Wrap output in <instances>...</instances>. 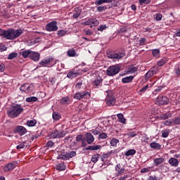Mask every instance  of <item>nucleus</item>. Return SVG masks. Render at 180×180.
Here are the masks:
<instances>
[{"label":"nucleus","instance_id":"49530a36","mask_svg":"<svg viewBox=\"0 0 180 180\" xmlns=\"http://www.w3.org/2000/svg\"><path fill=\"white\" fill-rule=\"evenodd\" d=\"M108 9V6H99L97 7V12H103Z\"/></svg>","mask_w":180,"mask_h":180},{"label":"nucleus","instance_id":"a878e982","mask_svg":"<svg viewBox=\"0 0 180 180\" xmlns=\"http://www.w3.org/2000/svg\"><path fill=\"white\" fill-rule=\"evenodd\" d=\"M171 117H172V114H171V112L163 113L160 116V119H161V120H167V119H169Z\"/></svg>","mask_w":180,"mask_h":180},{"label":"nucleus","instance_id":"39448f33","mask_svg":"<svg viewBox=\"0 0 180 180\" xmlns=\"http://www.w3.org/2000/svg\"><path fill=\"white\" fill-rule=\"evenodd\" d=\"M73 98L77 101H82V99H89L91 98V93L86 91L78 92L73 96Z\"/></svg>","mask_w":180,"mask_h":180},{"label":"nucleus","instance_id":"09e8293b","mask_svg":"<svg viewBox=\"0 0 180 180\" xmlns=\"http://www.w3.org/2000/svg\"><path fill=\"white\" fill-rule=\"evenodd\" d=\"M153 57H159L160 56V49H153L152 51Z\"/></svg>","mask_w":180,"mask_h":180},{"label":"nucleus","instance_id":"8fccbe9b","mask_svg":"<svg viewBox=\"0 0 180 180\" xmlns=\"http://www.w3.org/2000/svg\"><path fill=\"white\" fill-rule=\"evenodd\" d=\"M112 154H115V150H110V151L108 152L107 153H104L103 158H108V157H110V155H112Z\"/></svg>","mask_w":180,"mask_h":180},{"label":"nucleus","instance_id":"e2e57ef3","mask_svg":"<svg viewBox=\"0 0 180 180\" xmlns=\"http://www.w3.org/2000/svg\"><path fill=\"white\" fill-rule=\"evenodd\" d=\"M147 89H148V84L143 86L141 89H140V92H146V91H147Z\"/></svg>","mask_w":180,"mask_h":180},{"label":"nucleus","instance_id":"f8f14e48","mask_svg":"<svg viewBox=\"0 0 180 180\" xmlns=\"http://www.w3.org/2000/svg\"><path fill=\"white\" fill-rule=\"evenodd\" d=\"M77 155V152L75 151H71L69 153H66L64 155H60V159L63 160V161H67L73 157H75Z\"/></svg>","mask_w":180,"mask_h":180},{"label":"nucleus","instance_id":"c85d7f7f","mask_svg":"<svg viewBox=\"0 0 180 180\" xmlns=\"http://www.w3.org/2000/svg\"><path fill=\"white\" fill-rule=\"evenodd\" d=\"M153 161H154L155 166L158 167V165H161V164H162L165 161V159H164L162 158H159L154 159Z\"/></svg>","mask_w":180,"mask_h":180},{"label":"nucleus","instance_id":"79ce46f5","mask_svg":"<svg viewBox=\"0 0 180 180\" xmlns=\"http://www.w3.org/2000/svg\"><path fill=\"white\" fill-rule=\"evenodd\" d=\"M108 139V134L105 132H102L98 135V140H106Z\"/></svg>","mask_w":180,"mask_h":180},{"label":"nucleus","instance_id":"ea45409f","mask_svg":"<svg viewBox=\"0 0 180 180\" xmlns=\"http://www.w3.org/2000/svg\"><path fill=\"white\" fill-rule=\"evenodd\" d=\"M68 57H75V50L74 49H70L67 51Z\"/></svg>","mask_w":180,"mask_h":180},{"label":"nucleus","instance_id":"c9c22d12","mask_svg":"<svg viewBox=\"0 0 180 180\" xmlns=\"http://www.w3.org/2000/svg\"><path fill=\"white\" fill-rule=\"evenodd\" d=\"M37 97L36 96H30L26 98V102L28 103H34V102H37Z\"/></svg>","mask_w":180,"mask_h":180},{"label":"nucleus","instance_id":"cd10ccee","mask_svg":"<svg viewBox=\"0 0 180 180\" xmlns=\"http://www.w3.org/2000/svg\"><path fill=\"white\" fill-rule=\"evenodd\" d=\"M150 147L153 150H161V145L158 143L152 142L150 144Z\"/></svg>","mask_w":180,"mask_h":180},{"label":"nucleus","instance_id":"20e7f679","mask_svg":"<svg viewBox=\"0 0 180 180\" xmlns=\"http://www.w3.org/2000/svg\"><path fill=\"white\" fill-rule=\"evenodd\" d=\"M103 84V79L102 77L97 75L91 80V85L94 89H99L102 88V85Z\"/></svg>","mask_w":180,"mask_h":180},{"label":"nucleus","instance_id":"864d4df0","mask_svg":"<svg viewBox=\"0 0 180 180\" xmlns=\"http://www.w3.org/2000/svg\"><path fill=\"white\" fill-rule=\"evenodd\" d=\"M25 144H26L25 142H21L16 146L17 150H20L22 148H25Z\"/></svg>","mask_w":180,"mask_h":180},{"label":"nucleus","instance_id":"f257e3e1","mask_svg":"<svg viewBox=\"0 0 180 180\" xmlns=\"http://www.w3.org/2000/svg\"><path fill=\"white\" fill-rule=\"evenodd\" d=\"M21 34H23V30L22 29L15 30L13 28H9L8 30H4L0 28V36L6 39V40H15Z\"/></svg>","mask_w":180,"mask_h":180},{"label":"nucleus","instance_id":"2eb2a0df","mask_svg":"<svg viewBox=\"0 0 180 180\" xmlns=\"http://www.w3.org/2000/svg\"><path fill=\"white\" fill-rule=\"evenodd\" d=\"M84 137L86 139V141L87 144H92L95 141V138L92 134L87 132L85 134Z\"/></svg>","mask_w":180,"mask_h":180},{"label":"nucleus","instance_id":"a211bd4d","mask_svg":"<svg viewBox=\"0 0 180 180\" xmlns=\"http://www.w3.org/2000/svg\"><path fill=\"white\" fill-rule=\"evenodd\" d=\"M115 171L117 172L116 175L117 176H119V175H122V174H124V168H122V165L120 163L117 164L115 167Z\"/></svg>","mask_w":180,"mask_h":180},{"label":"nucleus","instance_id":"7c9ffc66","mask_svg":"<svg viewBox=\"0 0 180 180\" xmlns=\"http://www.w3.org/2000/svg\"><path fill=\"white\" fill-rule=\"evenodd\" d=\"M36 124H37V121L36 120H31L27 122V126H28V127H33L36 126Z\"/></svg>","mask_w":180,"mask_h":180},{"label":"nucleus","instance_id":"774afa93","mask_svg":"<svg viewBox=\"0 0 180 180\" xmlns=\"http://www.w3.org/2000/svg\"><path fill=\"white\" fill-rule=\"evenodd\" d=\"M147 180H158V177L155 176V175L150 176Z\"/></svg>","mask_w":180,"mask_h":180},{"label":"nucleus","instance_id":"6e6552de","mask_svg":"<svg viewBox=\"0 0 180 180\" xmlns=\"http://www.w3.org/2000/svg\"><path fill=\"white\" fill-rule=\"evenodd\" d=\"M65 131H61V130H58L55 129L52 131L51 133V139H62L65 136Z\"/></svg>","mask_w":180,"mask_h":180},{"label":"nucleus","instance_id":"58836bf2","mask_svg":"<svg viewBox=\"0 0 180 180\" xmlns=\"http://www.w3.org/2000/svg\"><path fill=\"white\" fill-rule=\"evenodd\" d=\"M68 31H65L64 30H60L57 32V34L58 37H64L65 34H67Z\"/></svg>","mask_w":180,"mask_h":180},{"label":"nucleus","instance_id":"13d9d810","mask_svg":"<svg viewBox=\"0 0 180 180\" xmlns=\"http://www.w3.org/2000/svg\"><path fill=\"white\" fill-rule=\"evenodd\" d=\"M164 124L165 126H171L172 124H174L173 120H169L165 121Z\"/></svg>","mask_w":180,"mask_h":180},{"label":"nucleus","instance_id":"9b49d317","mask_svg":"<svg viewBox=\"0 0 180 180\" xmlns=\"http://www.w3.org/2000/svg\"><path fill=\"white\" fill-rule=\"evenodd\" d=\"M156 102L159 106L162 105H168V103H169V99L165 96H159L156 98Z\"/></svg>","mask_w":180,"mask_h":180},{"label":"nucleus","instance_id":"69168bd1","mask_svg":"<svg viewBox=\"0 0 180 180\" xmlns=\"http://www.w3.org/2000/svg\"><path fill=\"white\" fill-rule=\"evenodd\" d=\"M5 71V65L4 63H0V72H4Z\"/></svg>","mask_w":180,"mask_h":180},{"label":"nucleus","instance_id":"2f4dec72","mask_svg":"<svg viewBox=\"0 0 180 180\" xmlns=\"http://www.w3.org/2000/svg\"><path fill=\"white\" fill-rule=\"evenodd\" d=\"M168 62V58H163L160 60V61L158 62V67H162L165 64H167Z\"/></svg>","mask_w":180,"mask_h":180},{"label":"nucleus","instance_id":"3c124183","mask_svg":"<svg viewBox=\"0 0 180 180\" xmlns=\"http://www.w3.org/2000/svg\"><path fill=\"white\" fill-rule=\"evenodd\" d=\"M84 141V135L82 134H79L76 136V141L79 143L80 141Z\"/></svg>","mask_w":180,"mask_h":180},{"label":"nucleus","instance_id":"e433bc0d","mask_svg":"<svg viewBox=\"0 0 180 180\" xmlns=\"http://www.w3.org/2000/svg\"><path fill=\"white\" fill-rule=\"evenodd\" d=\"M117 117L119 119V122H120V123H126V119L124 118V116L123 115V114L122 113L117 114Z\"/></svg>","mask_w":180,"mask_h":180},{"label":"nucleus","instance_id":"f03ea898","mask_svg":"<svg viewBox=\"0 0 180 180\" xmlns=\"http://www.w3.org/2000/svg\"><path fill=\"white\" fill-rule=\"evenodd\" d=\"M24 109L22 108L21 105L14 104L13 106L11 107L10 110L7 111V115L11 119L15 117H18L22 112H23Z\"/></svg>","mask_w":180,"mask_h":180},{"label":"nucleus","instance_id":"ddd939ff","mask_svg":"<svg viewBox=\"0 0 180 180\" xmlns=\"http://www.w3.org/2000/svg\"><path fill=\"white\" fill-rule=\"evenodd\" d=\"M14 133H18L19 136H25L27 133V129L23 126L18 125L13 129Z\"/></svg>","mask_w":180,"mask_h":180},{"label":"nucleus","instance_id":"412c9836","mask_svg":"<svg viewBox=\"0 0 180 180\" xmlns=\"http://www.w3.org/2000/svg\"><path fill=\"white\" fill-rule=\"evenodd\" d=\"M32 53V51L30 49L29 50H25L21 52H20V56H22L23 58H30V54Z\"/></svg>","mask_w":180,"mask_h":180},{"label":"nucleus","instance_id":"f3484780","mask_svg":"<svg viewBox=\"0 0 180 180\" xmlns=\"http://www.w3.org/2000/svg\"><path fill=\"white\" fill-rule=\"evenodd\" d=\"M30 58L32 60V61H39L40 60V53L31 51Z\"/></svg>","mask_w":180,"mask_h":180},{"label":"nucleus","instance_id":"0eeeda50","mask_svg":"<svg viewBox=\"0 0 180 180\" xmlns=\"http://www.w3.org/2000/svg\"><path fill=\"white\" fill-rule=\"evenodd\" d=\"M46 32H57L58 27L57 26V21L53 20L46 24L45 27Z\"/></svg>","mask_w":180,"mask_h":180},{"label":"nucleus","instance_id":"7ed1b4c3","mask_svg":"<svg viewBox=\"0 0 180 180\" xmlns=\"http://www.w3.org/2000/svg\"><path fill=\"white\" fill-rule=\"evenodd\" d=\"M121 68H122L119 65L110 66L106 70V74L108 77H113L114 75H116V74L120 72Z\"/></svg>","mask_w":180,"mask_h":180},{"label":"nucleus","instance_id":"9d476101","mask_svg":"<svg viewBox=\"0 0 180 180\" xmlns=\"http://www.w3.org/2000/svg\"><path fill=\"white\" fill-rule=\"evenodd\" d=\"M106 93L108 94V95L105 98V102L108 106H112L115 105V101H116V98H115V96H113L112 93H109V91H107Z\"/></svg>","mask_w":180,"mask_h":180},{"label":"nucleus","instance_id":"052dcab7","mask_svg":"<svg viewBox=\"0 0 180 180\" xmlns=\"http://www.w3.org/2000/svg\"><path fill=\"white\" fill-rule=\"evenodd\" d=\"M53 146L54 142H53V141H49L46 144V147H49V148H51V147H53Z\"/></svg>","mask_w":180,"mask_h":180},{"label":"nucleus","instance_id":"c756f323","mask_svg":"<svg viewBox=\"0 0 180 180\" xmlns=\"http://www.w3.org/2000/svg\"><path fill=\"white\" fill-rule=\"evenodd\" d=\"M78 72L70 71L68 73L67 77L72 79V78H77V77H78Z\"/></svg>","mask_w":180,"mask_h":180},{"label":"nucleus","instance_id":"c03bdc74","mask_svg":"<svg viewBox=\"0 0 180 180\" xmlns=\"http://www.w3.org/2000/svg\"><path fill=\"white\" fill-rule=\"evenodd\" d=\"M169 136V129H165L162 131V137L167 139Z\"/></svg>","mask_w":180,"mask_h":180},{"label":"nucleus","instance_id":"b1692460","mask_svg":"<svg viewBox=\"0 0 180 180\" xmlns=\"http://www.w3.org/2000/svg\"><path fill=\"white\" fill-rule=\"evenodd\" d=\"M113 0H96L95 1V5L96 6H100V5H103V4H110Z\"/></svg>","mask_w":180,"mask_h":180},{"label":"nucleus","instance_id":"a18cd8bd","mask_svg":"<svg viewBox=\"0 0 180 180\" xmlns=\"http://www.w3.org/2000/svg\"><path fill=\"white\" fill-rule=\"evenodd\" d=\"M90 22L93 26H98L99 25V20H96V18H90Z\"/></svg>","mask_w":180,"mask_h":180},{"label":"nucleus","instance_id":"dca6fc26","mask_svg":"<svg viewBox=\"0 0 180 180\" xmlns=\"http://www.w3.org/2000/svg\"><path fill=\"white\" fill-rule=\"evenodd\" d=\"M15 168H16V165L13 162H11L4 166V172H9L15 169Z\"/></svg>","mask_w":180,"mask_h":180},{"label":"nucleus","instance_id":"6e6d98bb","mask_svg":"<svg viewBox=\"0 0 180 180\" xmlns=\"http://www.w3.org/2000/svg\"><path fill=\"white\" fill-rule=\"evenodd\" d=\"M146 41H147V39L141 38L139 40V46H146Z\"/></svg>","mask_w":180,"mask_h":180},{"label":"nucleus","instance_id":"5701e85b","mask_svg":"<svg viewBox=\"0 0 180 180\" xmlns=\"http://www.w3.org/2000/svg\"><path fill=\"white\" fill-rule=\"evenodd\" d=\"M71 100L69 96H65L60 99V103L62 105H70Z\"/></svg>","mask_w":180,"mask_h":180},{"label":"nucleus","instance_id":"a19ab883","mask_svg":"<svg viewBox=\"0 0 180 180\" xmlns=\"http://www.w3.org/2000/svg\"><path fill=\"white\" fill-rule=\"evenodd\" d=\"M136 154V150L130 149L125 153L126 157H130V155H134Z\"/></svg>","mask_w":180,"mask_h":180},{"label":"nucleus","instance_id":"1a4fd4ad","mask_svg":"<svg viewBox=\"0 0 180 180\" xmlns=\"http://www.w3.org/2000/svg\"><path fill=\"white\" fill-rule=\"evenodd\" d=\"M108 58H114L115 60H120L124 57V53L123 52H109L107 53Z\"/></svg>","mask_w":180,"mask_h":180},{"label":"nucleus","instance_id":"37998d69","mask_svg":"<svg viewBox=\"0 0 180 180\" xmlns=\"http://www.w3.org/2000/svg\"><path fill=\"white\" fill-rule=\"evenodd\" d=\"M16 57H18V53L16 52L11 53L8 56V60H13V58H16Z\"/></svg>","mask_w":180,"mask_h":180},{"label":"nucleus","instance_id":"338daca9","mask_svg":"<svg viewBox=\"0 0 180 180\" xmlns=\"http://www.w3.org/2000/svg\"><path fill=\"white\" fill-rule=\"evenodd\" d=\"M156 20L160 21L161 20V19H162V15L158 13L156 14V17H155Z\"/></svg>","mask_w":180,"mask_h":180},{"label":"nucleus","instance_id":"f704fd0d","mask_svg":"<svg viewBox=\"0 0 180 180\" xmlns=\"http://www.w3.org/2000/svg\"><path fill=\"white\" fill-rule=\"evenodd\" d=\"M34 90V86H33V84H29L28 86H27V90L25 91L26 94H32V92H33V91Z\"/></svg>","mask_w":180,"mask_h":180},{"label":"nucleus","instance_id":"6ab92c4d","mask_svg":"<svg viewBox=\"0 0 180 180\" xmlns=\"http://www.w3.org/2000/svg\"><path fill=\"white\" fill-rule=\"evenodd\" d=\"M101 145H93L87 146L86 148H85L84 150H86V151H97V150H101Z\"/></svg>","mask_w":180,"mask_h":180},{"label":"nucleus","instance_id":"393cba45","mask_svg":"<svg viewBox=\"0 0 180 180\" xmlns=\"http://www.w3.org/2000/svg\"><path fill=\"white\" fill-rule=\"evenodd\" d=\"M81 12H82V10H81V8L76 7L75 8V11L73 13V18L74 19H77V18H79L80 15H81Z\"/></svg>","mask_w":180,"mask_h":180},{"label":"nucleus","instance_id":"4c0bfd02","mask_svg":"<svg viewBox=\"0 0 180 180\" xmlns=\"http://www.w3.org/2000/svg\"><path fill=\"white\" fill-rule=\"evenodd\" d=\"M119 143V139L116 138H113L110 141V144L112 146V147H116Z\"/></svg>","mask_w":180,"mask_h":180},{"label":"nucleus","instance_id":"0e129e2a","mask_svg":"<svg viewBox=\"0 0 180 180\" xmlns=\"http://www.w3.org/2000/svg\"><path fill=\"white\" fill-rule=\"evenodd\" d=\"M6 50H8V47H6V46L5 45H1L0 46V51H6Z\"/></svg>","mask_w":180,"mask_h":180},{"label":"nucleus","instance_id":"4be33fe9","mask_svg":"<svg viewBox=\"0 0 180 180\" xmlns=\"http://www.w3.org/2000/svg\"><path fill=\"white\" fill-rule=\"evenodd\" d=\"M133 79H134V76H127L122 79V84H130V82H133Z\"/></svg>","mask_w":180,"mask_h":180},{"label":"nucleus","instance_id":"aec40b11","mask_svg":"<svg viewBox=\"0 0 180 180\" xmlns=\"http://www.w3.org/2000/svg\"><path fill=\"white\" fill-rule=\"evenodd\" d=\"M168 162L172 167H178L179 165V160L175 158H170Z\"/></svg>","mask_w":180,"mask_h":180},{"label":"nucleus","instance_id":"680f3d73","mask_svg":"<svg viewBox=\"0 0 180 180\" xmlns=\"http://www.w3.org/2000/svg\"><path fill=\"white\" fill-rule=\"evenodd\" d=\"M106 25H101L98 28V32H103L106 29Z\"/></svg>","mask_w":180,"mask_h":180},{"label":"nucleus","instance_id":"473e14b6","mask_svg":"<svg viewBox=\"0 0 180 180\" xmlns=\"http://www.w3.org/2000/svg\"><path fill=\"white\" fill-rule=\"evenodd\" d=\"M91 162H94V164H96L98 161H99V154L96 153L95 155H93L91 158Z\"/></svg>","mask_w":180,"mask_h":180},{"label":"nucleus","instance_id":"72a5a7b5","mask_svg":"<svg viewBox=\"0 0 180 180\" xmlns=\"http://www.w3.org/2000/svg\"><path fill=\"white\" fill-rule=\"evenodd\" d=\"M52 117L53 119V120H58L59 119H61V114H60L58 112H53L52 114Z\"/></svg>","mask_w":180,"mask_h":180},{"label":"nucleus","instance_id":"423d86ee","mask_svg":"<svg viewBox=\"0 0 180 180\" xmlns=\"http://www.w3.org/2000/svg\"><path fill=\"white\" fill-rule=\"evenodd\" d=\"M39 65H42V67H53V65H56V62L54 61V59L48 58L46 59H44L43 60H41L39 62Z\"/></svg>","mask_w":180,"mask_h":180},{"label":"nucleus","instance_id":"603ef678","mask_svg":"<svg viewBox=\"0 0 180 180\" xmlns=\"http://www.w3.org/2000/svg\"><path fill=\"white\" fill-rule=\"evenodd\" d=\"M136 72H137V68L136 67L128 68V72H129V74H134Z\"/></svg>","mask_w":180,"mask_h":180},{"label":"nucleus","instance_id":"bf43d9fd","mask_svg":"<svg viewBox=\"0 0 180 180\" xmlns=\"http://www.w3.org/2000/svg\"><path fill=\"white\" fill-rule=\"evenodd\" d=\"M174 72H175L176 77H180V66L176 67L174 68Z\"/></svg>","mask_w":180,"mask_h":180},{"label":"nucleus","instance_id":"de8ad7c7","mask_svg":"<svg viewBox=\"0 0 180 180\" xmlns=\"http://www.w3.org/2000/svg\"><path fill=\"white\" fill-rule=\"evenodd\" d=\"M28 84H29L26 83V84H24L21 85V86L20 87V91H22V92H25L26 93Z\"/></svg>","mask_w":180,"mask_h":180},{"label":"nucleus","instance_id":"bb28decb","mask_svg":"<svg viewBox=\"0 0 180 180\" xmlns=\"http://www.w3.org/2000/svg\"><path fill=\"white\" fill-rule=\"evenodd\" d=\"M67 166L64 164V162L56 165L57 171H65Z\"/></svg>","mask_w":180,"mask_h":180},{"label":"nucleus","instance_id":"5fc2aeb1","mask_svg":"<svg viewBox=\"0 0 180 180\" xmlns=\"http://www.w3.org/2000/svg\"><path fill=\"white\" fill-rule=\"evenodd\" d=\"M172 120H173V124H176V125L180 124V117H177Z\"/></svg>","mask_w":180,"mask_h":180},{"label":"nucleus","instance_id":"4468645a","mask_svg":"<svg viewBox=\"0 0 180 180\" xmlns=\"http://www.w3.org/2000/svg\"><path fill=\"white\" fill-rule=\"evenodd\" d=\"M158 72V69H157L155 68H152L145 75V79H150V78H151V77H153V75H155V74H157Z\"/></svg>","mask_w":180,"mask_h":180},{"label":"nucleus","instance_id":"4d7b16f0","mask_svg":"<svg viewBox=\"0 0 180 180\" xmlns=\"http://www.w3.org/2000/svg\"><path fill=\"white\" fill-rule=\"evenodd\" d=\"M139 4L140 5H143V4L148 5V4H151V0H139Z\"/></svg>","mask_w":180,"mask_h":180}]
</instances>
